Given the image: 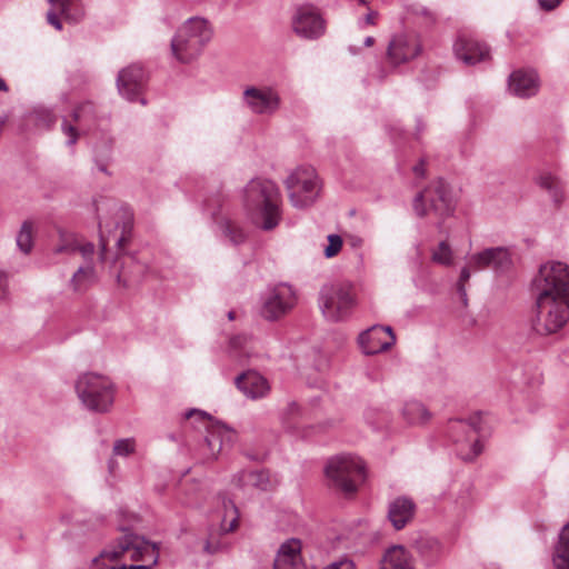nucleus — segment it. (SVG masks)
<instances>
[{"label":"nucleus","instance_id":"nucleus-57","mask_svg":"<svg viewBox=\"0 0 569 569\" xmlns=\"http://www.w3.org/2000/svg\"><path fill=\"white\" fill-rule=\"evenodd\" d=\"M236 522H237V518H233L232 521L230 522L228 530H233V528L236 527Z\"/></svg>","mask_w":569,"mask_h":569},{"label":"nucleus","instance_id":"nucleus-8","mask_svg":"<svg viewBox=\"0 0 569 569\" xmlns=\"http://www.w3.org/2000/svg\"><path fill=\"white\" fill-rule=\"evenodd\" d=\"M326 475L335 488L347 496L352 495L366 478L365 463L357 456L340 455L328 461Z\"/></svg>","mask_w":569,"mask_h":569},{"label":"nucleus","instance_id":"nucleus-63","mask_svg":"<svg viewBox=\"0 0 569 569\" xmlns=\"http://www.w3.org/2000/svg\"><path fill=\"white\" fill-rule=\"evenodd\" d=\"M112 466H113V461L111 460V461L109 462V468H110V469H112Z\"/></svg>","mask_w":569,"mask_h":569},{"label":"nucleus","instance_id":"nucleus-58","mask_svg":"<svg viewBox=\"0 0 569 569\" xmlns=\"http://www.w3.org/2000/svg\"><path fill=\"white\" fill-rule=\"evenodd\" d=\"M228 318H229L230 320H233V319H234V311H229V312H228Z\"/></svg>","mask_w":569,"mask_h":569},{"label":"nucleus","instance_id":"nucleus-54","mask_svg":"<svg viewBox=\"0 0 569 569\" xmlns=\"http://www.w3.org/2000/svg\"><path fill=\"white\" fill-rule=\"evenodd\" d=\"M133 268H134V272L137 274H143L144 271L147 270V266L140 263V262H134L133 263Z\"/></svg>","mask_w":569,"mask_h":569},{"label":"nucleus","instance_id":"nucleus-14","mask_svg":"<svg viewBox=\"0 0 569 569\" xmlns=\"http://www.w3.org/2000/svg\"><path fill=\"white\" fill-rule=\"evenodd\" d=\"M296 303V295L291 286L279 283L268 289L262 297L260 313L269 320H277L284 316Z\"/></svg>","mask_w":569,"mask_h":569},{"label":"nucleus","instance_id":"nucleus-37","mask_svg":"<svg viewBox=\"0 0 569 569\" xmlns=\"http://www.w3.org/2000/svg\"><path fill=\"white\" fill-rule=\"evenodd\" d=\"M94 104L92 102L87 101L81 103L73 110L72 117L76 122H90L94 119Z\"/></svg>","mask_w":569,"mask_h":569},{"label":"nucleus","instance_id":"nucleus-26","mask_svg":"<svg viewBox=\"0 0 569 569\" xmlns=\"http://www.w3.org/2000/svg\"><path fill=\"white\" fill-rule=\"evenodd\" d=\"M114 139L110 136H102L93 147V162L96 168L107 174L111 176L109 166L113 161Z\"/></svg>","mask_w":569,"mask_h":569},{"label":"nucleus","instance_id":"nucleus-49","mask_svg":"<svg viewBox=\"0 0 569 569\" xmlns=\"http://www.w3.org/2000/svg\"><path fill=\"white\" fill-rule=\"evenodd\" d=\"M107 228H108V223L106 221H103L102 219H99L100 244H101L102 251L106 250L108 241H109L108 237H106V234H104V229H107Z\"/></svg>","mask_w":569,"mask_h":569},{"label":"nucleus","instance_id":"nucleus-18","mask_svg":"<svg viewBox=\"0 0 569 569\" xmlns=\"http://www.w3.org/2000/svg\"><path fill=\"white\" fill-rule=\"evenodd\" d=\"M453 51L457 59L467 66H473L490 58L488 47L466 34H460L453 44Z\"/></svg>","mask_w":569,"mask_h":569},{"label":"nucleus","instance_id":"nucleus-4","mask_svg":"<svg viewBox=\"0 0 569 569\" xmlns=\"http://www.w3.org/2000/svg\"><path fill=\"white\" fill-rule=\"evenodd\" d=\"M211 37L212 29L207 19L189 18L177 29L170 41L171 54L179 63H191L201 56Z\"/></svg>","mask_w":569,"mask_h":569},{"label":"nucleus","instance_id":"nucleus-27","mask_svg":"<svg viewBox=\"0 0 569 569\" xmlns=\"http://www.w3.org/2000/svg\"><path fill=\"white\" fill-rule=\"evenodd\" d=\"M382 562L390 569H416L412 555L401 545L387 549Z\"/></svg>","mask_w":569,"mask_h":569},{"label":"nucleus","instance_id":"nucleus-36","mask_svg":"<svg viewBox=\"0 0 569 569\" xmlns=\"http://www.w3.org/2000/svg\"><path fill=\"white\" fill-rule=\"evenodd\" d=\"M431 259L435 263L450 266L453 260V252L447 241H441L432 251Z\"/></svg>","mask_w":569,"mask_h":569},{"label":"nucleus","instance_id":"nucleus-7","mask_svg":"<svg viewBox=\"0 0 569 569\" xmlns=\"http://www.w3.org/2000/svg\"><path fill=\"white\" fill-rule=\"evenodd\" d=\"M512 253L507 247L486 248L468 257L467 266L460 271L458 292L466 302L467 293L465 283L470 279L471 270L480 271L491 269L497 274L508 272L512 268Z\"/></svg>","mask_w":569,"mask_h":569},{"label":"nucleus","instance_id":"nucleus-9","mask_svg":"<svg viewBox=\"0 0 569 569\" xmlns=\"http://www.w3.org/2000/svg\"><path fill=\"white\" fill-rule=\"evenodd\" d=\"M319 308L323 317L332 322L346 319L355 306V292L350 282L325 284L319 292Z\"/></svg>","mask_w":569,"mask_h":569},{"label":"nucleus","instance_id":"nucleus-61","mask_svg":"<svg viewBox=\"0 0 569 569\" xmlns=\"http://www.w3.org/2000/svg\"><path fill=\"white\" fill-rule=\"evenodd\" d=\"M359 4L361 6H366L367 4V0H357Z\"/></svg>","mask_w":569,"mask_h":569},{"label":"nucleus","instance_id":"nucleus-44","mask_svg":"<svg viewBox=\"0 0 569 569\" xmlns=\"http://www.w3.org/2000/svg\"><path fill=\"white\" fill-rule=\"evenodd\" d=\"M323 569H357V568L352 560H350L348 558H342L338 561L329 563Z\"/></svg>","mask_w":569,"mask_h":569},{"label":"nucleus","instance_id":"nucleus-45","mask_svg":"<svg viewBox=\"0 0 569 569\" xmlns=\"http://www.w3.org/2000/svg\"><path fill=\"white\" fill-rule=\"evenodd\" d=\"M59 16H61L58 11L53 10L51 8V10H49L47 12V21L49 24H51L54 29L61 31L62 30V23L59 19Z\"/></svg>","mask_w":569,"mask_h":569},{"label":"nucleus","instance_id":"nucleus-6","mask_svg":"<svg viewBox=\"0 0 569 569\" xmlns=\"http://www.w3.org/2000/svg\"><path fill=\"white\" fill-rule=\"evenodd\" d=\"M455 209L456 199L452 188L443 179L433 181L413 199V210L419 217L432 212L439 219L445 220L453 214ZM438 228H442V221L438 222Z\"/></svg>","mask_w":569,"mask_h":569},{"label":"nucleus","instance_id":"nucleus-12","mask_svg":"<svg viewBox=\"0 0 569 569\" xmlns=\"http://www.w3.org/2000/svg\"><path fill=\"white\" fill-rule=\"evenodd\" d=\"M241 101L250 113L260 117H272L282 106L279 90L269 84L247 86L242 91Z\"/></svg>","mask_w":569,"mask_h":569},{"label":"nucleus","instance_id":"nucleus-60","mask_svg":"<svg viewBox=\"0 0 569 569\" xmlns=\"http://www.w3.org/2000/svg\"><path fill=\"white\" fill-rule=\"evenodd\" d=\"M416 250H417V254H418V256H420V254H421L420 244H417V246H416Z\"/></svg>","mask_w":569,"mask_h":569},{"label":"nucleus","instance_id":"nucleus-43","mask_svg":"<svg viewBox=\"0 0 569 569\" xmlns=\"http://www.w3.org/2000/svg\"><path fill=\"white\" fill-rule=\"evenodd\" d=\"M61 129H62V132L68 137L66 143L69 147L76 144L77 141H78V137H79L76 127H73L72 124L68 123L67 119H64L63 122H62Z\"/></svg>","mask_w":569,"mask_h":569},{"label":"nucleus","instance_id":"nucleus-39","mask_svg":"<svg viewBox=\"0 0 569 569\" xmlns=\"http://www.w3.org/2000/svg\"><path fill=\"white\" fill-rule=\"evenodd\" d=\"M136 442L131 438L119 439L113 445V455L119 457H128L134 451Z\"/></svg>","mask_w":569,"mask_h":569},{"label":"nucleus","instance_id":"nucleus-59","mask_svg":"<svg viewBox=\"0 0 569 569\" xmlns=\"http://www.w3.org/2000/svg\"><path fill=\"white\" fill-rule=\"evenodd\" d=\"M228 503L230 505L231 509L237 512V508L236 506L233 505V502L231 500L228 501Z\"/></svg>","mask_w":569,"mask_h":569},{"label":"nucleus","instance_id":"nucleus-1","mask_svg":"<svg viewBox=\"0 0 569 569\" xmlns=\"http://www.w3.org/2000/svg\"><path fill=\"white\" fill-rule=\"evenodd\" d=\"M536 308L531 329L539 336L561 330L569 321V266L548 261L540 266L532 279Z\"/></svg>","mask_w":569,"mask_h":569},{"label":"nucleus","instance_id":"nucleus-32","mask_svg":"<svg viewBox=\"0 0 569 569\" xmlns=\"http://www.w3.org/2000/svg\"><path fill=\"white\" fill-rule=\"evenodd\" d=\"M96 278L94 268L91 264L80 267L72 276L70 280V287L76 292H82L87 290Z\"/></svg>","mask_w":569,"mask_h":569},{"label":"nucleus","instance_id":"nucleus-13","mask_svg":"<svg viewBox=\"0 0 569 569\" xmlns=\"http://www.w3.org/2000/svg\"><path fill=\"white\" fill-rule=\"evenodd\" d=\"M326 20L318 8L311 4L298 6L291 16V29L305 40H317L326 33Z\"/></svg>","mask_w":569,"mask_h":569},{"label":"nucleus","instance_id":"nucleus-11","mask_svg":"<svg viewBox=\"0 0 569 569\" xmlns=\"http://www.w3.org/2000/svg\"><path fill=\"white\" fill-rule=\"evenodd\" d=\"M293 207L311 206L320 191L319 178L311 167L297 168L284 181Z\"/></svg>","mask_w":569,"mask_h":569},{"label":"nucleus","instance_id":"nucleus-40","mask_svg":"<svg viewBox=\"0 0 569 569\" xmlns=\"http://www.w3.org/2000/svg\"><path fill=\"white\" fill-rule=\"evenodd\" d=\"M328 244L323 250V254L326 258H332L339 253L342 248V238L339 234L331 233L328 236Z\"/></svg>","mask_w":569,"mask_h":569},{"label":"nucleus","instance_id":"nucleus-10","mask_svg":"<svg viewBox=\"0 0 569 569\" xmlns=\"http://www.w3.org/2000/svg\"><path fill=\"white\" fill-rule=\"evenodd\" d=\"M480 413L468 420L455 419L448 425V437L456 447V453L465 461H471L482 451L478 435L480 431Z\"/></svg>","mask_w":569,"mask_h":569},{"label":"nucleus","instance_id":"nucleus-53","mask_svg":"<svg viewBox=\"0 0 569 569\" xmlns=\"http://www.w3.org/2000/svg\"><path fill=\"white\" fill-rule=\"evenodd\" d=\"M193 416H198L200 417L201 419H207L209 418L208 413L204 412V411H201V410H198V409H190L189 411L186 412L184 417L187 419L193 417Z\"/></svg>","mask_w":569,"mask_h":569},{"label":"nucleus","instance_id":"nucleus-30","mask_svg":"<svg viewBox=\"0 0 569 569\" xmlns=\"http://www.w3.org/2000/svg\"><path fill=\"white\" fill-rule=\"evenodd\" d=\"M555 569H569V522L561 529L552 555Z\"/></svg>","mask_w":569,"mask_h":569},{"label":"nucleus","instance_id":"nucleus-41","mask_svg":"<svg viewBox=\"0 0 569 569\" xmlns=\"http://www.w3.org/2000/svg\"><path fill=\"white\" fill-rule=\"evenodd\" d=\"M116 216L122 219V232L121 236L116 239L117 244L120 247L126 240V231L131 227L132 214L127 209L119 208L116 211Z\"/></svg>","mask_w":569,"mask_h":569},{"label":"nucleus","instance_id":"nucleus-48","mask_svg":"<svg viewBox=\"0 0 569 569\" xmlns=\"http://www.w3.org/2000/svg\"><path fill=\"white\" fill-rule=\"evenodd\" d=\"M377 17H378V12H377V11H375V10H370V11L365 16L363 20H360L358 24H359V27H360L361 29H363L366 24H372V26H373V24H376V19H377Z\"/></svg>","mask_w":569,"mask_h":569},{"label":"nucleus","instance_id":"nucleus-19","mask_svg":"<svg viewBox=\"0 0 569 569\" xmlns=\"http://www.w3.org/2000/svg\"><path fill=\"white\" fill-rule=\"evenodd\" d=\"M234 385L246 398L251 400L267 397L271 389L268 379L256 370H247L237 376Z\"/></svg>","mask_w":569,"mask_h":569},{"label":"nucleus","instance_id":"nucleus-46","mask_svg":"<svg viewBox=\"0 0 569 569\" xmlns=\"http://www.w3.org/2000/svg\"><path fill=\"white\" fill-rule=\"evenodd\" d=\"M8 295V279L6 273L0 271V302L4 301Z\"/></svg>","mask_w":569,"mask_h":569},{"label":"nucleus","instance_id":"nucleus-2","mask_svg":"<svg viewBox=\"0 0 569 569\" xmlns=\"http://www.w3.org/2000/svg\"><path fill=\"white\" fill-rule=\"evenodd\" d=\"M117 541L93 559L97 569H151L159 560V546L122 530Z\"/></svg>","mask_w":569,"mask_h":569},{"label":"nucleus","instance_id":"nucleus-16","mask_svg":"<svg viewBox=\"0 0 569 569\" xmlns=\"http://www.w3.org/2000/svg\"><path fill=\"white\" fill-rule=\"evenodd\" d=\"M146 83V71L143 67L138 63L121 69L117 77L118 91L129 101L139 100Z\"/></svg>","mask_w":569,"mask_h":569},{"label":"nucleus","instance_id":"nucleus-51","mask_svg":"<svg viewBox=\"0 0 569 569\" xmlns=\"http://www.w3.org/2000/svg\"><path fill=\"white\" fill-rule=\"evenodd\" d=\"M413 173L419 177V178H423L426 176V162L423 159H421L419 161V163H417L413 168Z\"/></svg>","mask_w":569,"mask_h":569},{"label":"nucleus","instance_id":"nucleus-31","mask_svg":"<svg viewBox=\"0 0 569 569\" xmlns=\"http://www.w3.org/2000/svg\"><path fill=\"white\" fill-rule=\"evenodd\" d=\"M402 417L410 425H420L430 418V413L421 402L411 400L405 403Z\"/></svg>","mask_w":569,"mask_h":569},{"label":"nucleus","instance_id":"nucleus-21","mask_svg":"<svg viewBox=\"0 0 569 569\" xmlns=\"http://www.w3.org/2000/svg\"><path fill=\"white\" fill-rule=\"evenodd\" d=\"M273 568L305 569V565L301 558V541L292 538L283 542L277 552Z\"/></svg>","mask_w":569,"mask_h":569},{"label":"nucleus","instance_id":"nucleus-25","mask_svg":"<svg viewBox=\"0 0 569 569\" xmlns=\"http://www.w3.org/2000/svg\"><path fill=\"white\" fill-rule=\"evenodd\" d=\"M232 482L243 491L249 489L267 491L271 487L269 473L264 470H241L233 476Z\"/></svg>","mask_w":569,"mask_h":569},{"label":"nucleus","instance_id":"nucleus-15","mask_svg":"<svg viewBox=\"0 0 569 569\" xmlns=\"http://www.w3.org/2000/svg\"><path fill=\"white\" fill-rule=\"evenodd\" d=\"M422 51L420 39L415 33H398L389 41L387 59L397 67L416 59Z\"/></svg>","mask_w":569,"mask_h":569},{"label":"nucleus","instance_id":"nucleus-35","mask_svg":"<svg viewBox=\"0 0 569 569\" xmlns=\"http://www.w3.org/2000/svg\"><path fill=\"white\" fill-rule=\"evenodd\" d=\"M221 230L224 237L234 246H238L246 240V233L243 230L229 220L221 223Z\"/></svg>","mask_w":569,"mask_h":569},{"label":"nucleus","instance_id":"nucleus-5","mask_svg":"<svg viewBox=\"0 0 569 569\" xmlns=\"http://www.w3.org/2000/svg\"><path fill=\"white\" fill-rule=\"evenodd\" d=\"M76 392L87 410L106 413L113 406L116 388L108 377L94 372H86L78 377Z\"/></svg>","mask_w":569,"mask_h":569},{"label":"nucleus","instance_id":"nucleus-24","mask_svg":"<svg viewBox=\"0 0 569 569\" xmlns=\"http://www.w3.org/2000/svg\"><path fill=\"white\" fill-rule=\"evenodd\" d=\"M416 505L411 498L398 497L389 503L388 519L396 530H401L413 518Z\"/></svg>","mask_w":569,"mask_h":569},{"label":"nucleus","instance_id":"nucleus-56","mask_svg":"<svg viewBox=\"0 0 569 569\" xmlns=\"http://www.w3.org/2000/svg\"><path fill=\"white\" fill-rule=\"evenodd\" d=\"M373 43H375V38L373 37H367L365 39V46L366 47H371V46H373Z\"/></svg>","mask_w":569,"mask_h":569},{"label":"nucleus","instance_id":"nucleus-28","mask_svg":"<svg viewBox=\"0 0 569 569\" xmlns=\"http://www.w3.org/2000/svg\"><path fill=\"white\" fill-rule=\"evenodd\" d=\"M48 2L53 10L71 23L80 22L86 14L81 0H48Z\"/></svg>","mask_w":569,"mask_h":569},{"label":"nucleus","instance_id":"nucleus-34","mask_svg":"<svg viewBox=\"0 0 569 569\" xmlns=\"http://www.w3.org/2000/svg\"><path fill=\"white\" fill-rule=\"evenodd\" d=\"M17 246L23 253H29L33 246L32 240V224L29 221H24L21 226L20 231L17 234Z\"/></svg>","mask_w":569,"mask_h":569},{"label":"nucleus","instance_id":"nucleus-52","mask_svg":"<svg viewBox=\"0 0 569 569\" xmlns=\"http://www.w3.org/2000/svg\"><path fill=\"white\" fill-rule=\"evenodd\" d=\"M216 203H217L218 206H221L220 197L214 198V199H213V198H212V199H208V200L206 201L207 210H209V211H210V213H211V216H212V217H214V216L217 214V210L212 208Z\"/></svg>","mask_w":569,"mask_h":569},{"label":"nucleus","instance_id":"nucleus-17","mask_svg":"<svg viewBox=\"0 0 569 569\" xmlns=\"http://www.w3.org/2000/svg\"><path fill=\"white\" fill-rule=\"evenodd\" d=\"M396 341L391 327L372 326L361 332L358 343L365 355L372 356L388 350Z\"/></svg>","mask_w":569,"mask_h":569},{"label":"nucleus","instance_id":"nucleus-50","mask_svg":"<svg viewBox=\"0 0 569 569\" xmlns=\"http://www.w3.org/2000/svg\"><path fill=\"white\" fill-rule=\"evenodd\" d=\"M562 0H539V4L542 9L550 11L553 10Z\"/></svg>","mask_w":569,"mask_h":569},{"label":"nucleus","instance_id":"nucleus-38","mask_svg":"<svg viewBox=\"0 0 569 569\" xmlns=\"http://www.w3.org/2000/svg\"><path fill=\"white\" fill-rule=\"evenodd\" d=\"M249 341L250 339L247 336H236L231 338L230 348L232 349L233 352L239 351V353L234 355V357L240 359L242 357H250L249 351L247 350V345L249 343Z\"/></svg>","mask_w":569,"mask_h":569},{"label":"nucleus","instance_id":"nucleus-29","mask_svg":"<svg viewBox=\"0 0 569 569\" xmlns=\"http://www.w3.org/2000/svg\"><path fill=\"white\" fill-rule=\"evenodd\" d=\"M536 183L545 189L555 203L563 199V186L561 180L549 171H542L536 177Z\"/></svg>","mask_w":569,"mask_h":569},{"label":"nucleus","instance_id":"nucleus-22","mask_svg":"<svg viewBox=\"0 0 569 569\" xmlns=\"http://www.w3.org/2000/svg\"><path fill=\"white\" fill-rule=\"evenodd\" d=\"M236 440V433L232 429L224 425H214L208 429V435L204 438V445L208 448V453L211 458L217 456L226 448L230 447Z\"/></svg>","mask_w":569,"mask_h":569},{"label":"nucleus","instance_id":"nucleus-42","mask_svg":"<svg viewBox=\"0 0 569 569\" xmlns=\"http://www.w3.org/2000/svg\"><path fill=\"white\" fill-rule=\"evenodd\" d=\"M36 114V122L38 127L49 129L52 127L56 122L54 114L47 109L38 110L34 112Z\"/></svg>","mask_w":569,"mask_h":569},{"label":"nucleus","instance_id":"nucleus-23","mask_svg":"<svg viewBox=\"0 0 569 569\" xmlns=\"http://www.w3.org/2000/svg\"><path fill=\"white\" fill-rule=\"evenodd\" d=\"M412 547L426 567L435 566L443 556L441 542L431 536L420 535L413 540Z\"/></svg>","mask_w":569,"mask_h":569},{"label":"nucleus","instance_id":"nucleus-3","mask_svg":"<svg viewBox=\"0 0 569 569\" xmlns=\"http://www.w3.org/2000/svg\"><path fill=\"white\" fill-rule=\"evenodd\" d=\"M243 207L250 221L264 231L273 230L281 221V193L271 180L249 181L243 190Z\"/></svg>","mask_w":569,"mask_h":569},{"label":"nucleus","instance_id":"nucleus-20","mask_svg":"<svg viewBox=\"0 0 569 569\" xmlns=\"http://www.w3.org/2000/svg\"><path fill=\"white\" fill-rule=\"evenodd\" d=\"M540 88V79L533 69L515 70L508 79L509 91L519 98L536 96Z\"/></svg>","mask_w":569,"mask_h":569},{"label":"nucleus","instance_id":"nucleus-47","mask_svg":"<svg viewBox=\"0 0 569 569\" xmlns=\"http://www.w3.org/2000/svg\"><path fill=\"white\" fill-rule=\"evenodd\" d=\"M78 251L82 254L83 258H90L94 252V246L91 242L81 243L79 241Z\"/></svg>","mask_w":569,"mask_h":569},{"label":"nucleus","instance_id":"nucleus-55","mask_svg":"<svg viewBox=\"0 0 569 569\" xmlns=\"http://www.w3.org/2000/svg\"><path fill=\"white\" fill-rule=\"evenodd\" d=\"M8 90H9V88L6 83V81L2 78H0V91L7 92Z\"/></svg>","mask_w":569,"mask_h":569},{"label":"nucleus","instance_id":"nucleus-62","mask_svg":"<svg viewBox=\"0 0 569 569\" xmlns=\"http://www.w3.org/2000/svg\"><path fill=\"white\" fill-rule=\"evenodd\" d=\"M381 569H390V568L382 562Z\"/></svg>","mask_w":569,"mask_h":569},{"label":"nucleus","instance_id":"nucleus-33","mask_svg":"<svg viewBox=\"0 0 569 569\" xmlns=\"http://www.w3.org/2000/svg\"><path fill=\"white\" fill-rule=\"evenodd\" d=\"M60 243L54 248L56 253L72 254L78 252L79 238L71 232L60 231Z\"/></svg>","mask_w":569,"mask_h":569}]
</instances>
